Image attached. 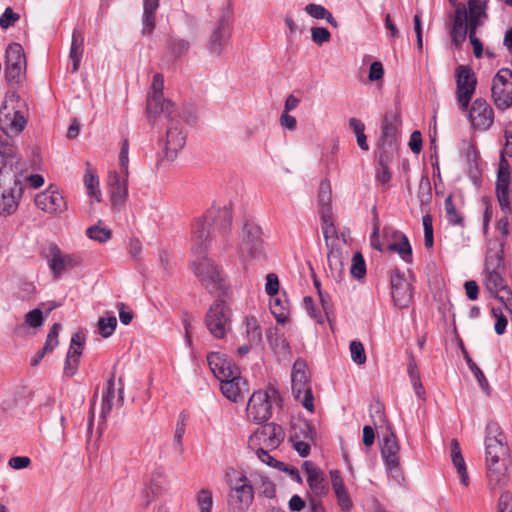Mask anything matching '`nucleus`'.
Wrapping results in <instances>:
<instances>
[{
  "label": "nucleus",
  "mask_w": 512,
  "mask_h": 512,
  "mask_svg": "<svg viewBox=\"0 0 512 512\" xmlns=\"http://www.w3.org/2000/svg\"><path fill=\"white\" fill-rule=\"evenodd\" d=\"M485 9L486 0H469L468 10L465 4L458 3L452 17L450 30L452 44L460 48L468 35L476 58H481L483 55V45L476 37V33L487 18Z\"/></svg>",
  "instance_id": "nucleus-1"
},
{
  "label": "nucleus",
  "mask_w": 512,
  "mask_h": 512,
  "mask_svg": "<svg viewBox=\"0 0 512 512\" xmlns=\"http://www.w3.org/2000/svg\"><path fill=\"white\" fill-rule=\"evenodd\" d=\"M504 246V239L489 241L483 270L484 285L487 292L502 302L505 309L512 314V291L504 277Z\"/></svg>",
  "instance_id": "nucleus-2"
},
{
  "label": "nucleus",
  "mask_w": 512,
  "mask_h": 512,
  "mask_svg": "<svg viewBox=\"0 0 512 512\" xmlns=\"http://www.w3.org/2000/svg\"><path fill=\"white\" fill-rule=\"evenodd\" d=\"M500 426L496 422H489L486 426L485 450L488 466L487 475L490 481L499 483L506 470V460L509 448Z\"/></svg>",
  "instance_id": "nucleus-3"
},
{
  "label": "nucleus",
  "mask_w": 512,
  "mask_h": 512,
  "mask_svg": "<svg viewBox=\"0 0 512 512\" xmlns=\"http://www.w3.org/2000/svg\"><path fill=\"white\" fill-rule=\"evenodd\" d=\"M8 157H0V215L7 217L14 214L24 191V184L6 166Z\"/></svg>",
  "instance_id": "nucleus-4"
},
{
  "label": "nucleus",
  "mask_w": 512,
  "mask_h": 512,
  "mask_svg": "<svg viewBox=\"0 0 512 512\" xmlns=\"http://www.w3.org/2000/svg\"><path fill=\"white\" fill-rule=\"evenodd\" d=\"M226 481L230 486L227 499L229 512H246L254 499V491L250 481L244 474L235 469L226 471Z\"/></svg>",
  "instance_id": "nucleus-5"
},
{
  "label": "nucleus",
  "mask_w": 512,
  "mask_h": 512,
  "mask_svg": "<svg viewBox=\"0 0 512 512\" xmlns=\"http://www.w3.org/2000/svg\"><path fill=\"white\" fill-rule=\"evenodd\" d=\"M511 167L508 161L502 157L500 168H498L496 181V196L500 209L503 212L497 222V230L506 238L509 234L508 216L512 213L511 206Z\"/></svg>",
  "instance_id": "nucleus-6"
},
{
  "label": "nucleus",
  "mask_w": 512,
  "mask_h": 512,
  "mask_svg": "<svg viewBox=\"0 0 512 512\" xmlns=\"http://www.w3.org/2000/svg\"><path fill=\"white\" fill-rule=\"evenodd\" d=\"M193 271L202 286L212 295L226 296V282L222 272L208 257L202 256L193 261Z\"/></svg>",
  "instance_id": "nucleus-7"
},
{
  "label": "nucleus",
  "mask_w": 512,
  "mask_h": 512,
  "mask_svg": "<svg viewBox=\"0 0 512 512\" xmlns=\"http://www.w3.org/2000/svg\"><path fill=\"white\" fill-rule=\"evenodd\" d=\"M208 227L217 234L219 247H226L232 226V203L213 205L202 217Z\"/></svg>",
  "instance_id": "nucleus-8"
},
{
  "label": "nucleus",
  "mask_w": 512,
  "mask_h": 512,
  "mask_svg": "<svg viewBox=\"0 0 512 512\" xmlns=\"http://www.w3.org/2000/svg\"><path fill=\"white\" fill-rule=\"evenodd\" d=\"M164 78L160 73L153 77L150 92L147 96L146 114L150 125L154 126L161 114L171 116L174 113L175 104L163 97Z\"/></svg>",
  "instance_id": "nucleus-9"
},
{
  "label": "nucleus",
  "mask_w": 512,
  "mask_h": 512,
  "mask_svg": "<svg viewBox=\"0 0 512 512\" xmlns=\"http://www.w3.org/2000/svg\"><path fill=\"white\" fill-rule=\"evenodd\" d=\"M292 394L305 409L314 411V396L308 379V366L305 360L298 358L291 372Z\"/></svg>",
  "instance_id": "nucleus-10"
},
{
  "label": "nucleus",
  "mask_w": 512,
  "mask_h": 512,
  "mask_svg": "<svg viewBox=\"0 0 512 512\" xmlns=\"http://www.w3.org/2000/svg\"><path fill=\"white\" fill-rule=\"evenodd\" d=\"M231 310L225 303L224 297L218 298L205 315V325L210 334L216 339H224L231 330Z\"/></svg>",
  "instance_id": "nucleus-11"
},
{
  "label": "nucleus",
  "mask_w": 512,
  "mask_h": 512,
  "mask_svg": "<svg viewBox=\"0 0 512 512\" xmlns=\"http://www.w3.org/2000/svg\"><path fill=\"white\" fill-rule=\"evenodd\" d=\"M163 115L168 120L164 142V153L165 157L169 161H173L177 157L178 152L185 146L186 132L176 109H174V113H172L171 116H168L167 114Z\"/></svg>",
  "instance_id": "nucleus-12"
},
{
  "label": "nucleus",
  "mask_w": 512,
  "mask_h": 512,
  "mask_svg": "<svg viewBox=\"0 0 512 512\" xmlns=\"http://www.w3.org/2000/svg\"><path fill=\"white\" fill-rule=\"evenodd\" d=\"M456 95L462 111H467L475 93L477 78L473 70L466 65H458L455 69Z\"/></svg>",
  "instance_id": "nucleus-13"
},
{
  "label": "nucleus",
  "mask_w": 512,
  "mask_h": 512,
  "mask_svg": "<svg viewBox=\"0 0 512 512\" xmlns=\"http://www.w3.org/2000/svg\"><path fill=\"white\" fill-rule=\"evenodd\" d=\"M492 99L499 110H506L512 106V70L500 69L493 78Z\"/></svg>",
  "instance_id": "nucleus-14"
},
{
  "label": "nucleus",
  "mask_w": 512,
  "mask_h": 512,
  "mask_svg": "<svg viewBox=\"0 0 512 512\" xmlns=\"http://www.w3.org/2000/svg\"><path fill=\"white\" fill-rule=\"evenodd\" d=\"M284 438L283 428L274 422H270L257 428L249 437L248 445L251 448L265 447L268 450H273L283 442Z\"/></svg>",
  "instance_id": "nucleus-15"
},
{
  "label": "nucleus",
  "mask_w": 512,
  "mask_h": 512,
  "mask_svg": "<svg viewBox=\"0 0 512 512\" xmlns=\"http://www.w3.org/2000/svg\"><path fill=\"white\" fill-rule=\"evenodd\" d=\"M219 245L217 234L208 227L203 218H197L191 225V251L197 258L206 256V252L212 242Z\"/></svg>",
  "instance_id": "nucleus-16"
},
{
  "label": "nucleus",
  "mask_w": 512,
  "mask_h": 512,
  "mask_svg": "<svg viewBox=\"0 0 512 512\" xmlns=\"http://www.w3.org/2000/svg\"><path fill=\"white\" fill-rule=\"evenodd\" d=\"M261 228L252 222H246L242 229V238L239 246L242 258H257L263 254V240Z\"/></svg>",
  "instance_id": "nucleus-17"
},
{
  "label": "nucleus",
  "mask_w": 512,
  "mask_h": 512,
  "mask_svg": "<svg viewBox=\"0 0 512 512\" xmlns=\"http://www.w3.org/2000/svg\"><path fill=\"white\" fill-rule=\"evenodd\" d=\"M401 123L399 112L388 111L383 119L381 137L379 140L382 151L392 152L397 148L399 125Z\"/></svg>",
  "instance_id": "nucleus-18"
},
{
  "label": "nucleus",
  "mask_w": 512,
  "mask_h": 512,
  "mask_svg": "<svg viewBox=\"0 0 512 512\" xmlns=\"http://www.w3.org/2000/svg\"><path fill=\"white\" fill-rule=\"evenodd\" d=\"M381 454L392 477L397 481L402 479L403 476L400 469L399 444L394 432L390 431L389 434L384 437Z\"/></svg>",
  "instance_id": "nucleus-19"
},
{
  "label": "nucleus",
  "mask_w": 512,
  "mask_h": 512,
  "mask_svg": "<svg viewBox=\"0 0 512 512\" xmlns=\"http://www.w3.org/2000/svg\"><path fill=\"white\" fill-rule=\"evenodd\" d=\"M391 295L395 306L400 309L408 307L412 300V287L410 282L405 278L403 272L395 269L390 277Z\"/></svg>",
  "instance_id": "nucleus-20"
},
{
  "label": "nucleus",
  "mask_w": 512,
  "mask_h": 512,
  "mask_svg": "<svg viewBox=\"0 0 512 512\" xmlns=\"http://www.w3.org/2000/svg\"><path fill=\"white\" fill-rule=\"evenodd\" d=\"M248 419L261 423L267 421L271 416L270 396L266 391H256L250 397L247 404Z\"/></svg>",
  "instance_id": "nucleus-21"
},
{
  "label": "nucleus",
  "mask_w": 512,
  "mask_h": 512,
  "mask_svg": "<svg viewBox=\"0 0 512 512\" xmlns=\"http://www.w3.org/2000/svg\"><path fill=\"white\" fill-rule=\"evenodd\" d=\"M469 120L474 129L488 130L494 122V111L483 98H477L469 111Z\"/></svg>",
  "instance_id": "nucleus-22"
},
{
  "label": "nucleus",
  "mask_w": 512,
  "mask_h": 512,
  "mask_svg": "<svg viewBox=\"0 0 512 512\" xmlns=\"http://www.w3.org/2000/svg\"><path fill=\"white\" fill-rule=\"evenodd\" d=\"M231 36V23L228 14H224L218 20L209 38L207 48L212 54L220 55L229 42Z\"/></svg>",
  "instance_id": "nucleus-23"
},
{
  "label": "nucleus",
  "mask_w": 512,
  "mask_h": 512,
  "mask_svg": "<svg viewBox=\"0 0 512 512\" xmlns=\"http://www.w3.org/2000/svg\"><path fill=\"white\" fill-rule=\"evenodd\" d=\"M46 258L54 276L59 278L61 274L79 264V260L71 255H66L54 244L48 247Z\"/></svg>",
  "instance_id": "nucleus-24"
},
{
  "label": "nucleus",
  "mask_w": 512,
  "mask_h": 512,
  "mask_svg": "<svg viewBox=\"0 0 512 512\" xmlns=\"http://www.w3.org/2000/svg\"><path fill=\"white\" fill-rule=\"evenodd\" d=\"M207 361L211 372L220 382L239 374V368L228 360L224 354L211 352L207 356Z\"/></svg>",
  "instance_id": "nucleus-25"
},
{
  "label": "nucleus",
  "mask_w": 512,
  "mask_h": 512,
  "mask_svg": "<svg viewBox=\"0 0 512 512\" xmlns=\"http://www.w3.org/2000/svg\"><path fill=\"white\" fill-rule=\"evenodd\" d=\"M220 388L222 394L233 402L244 400L245 394L249 392L248 382L240 373L222 380Z\"/></svg>",
  "instance_id": "nucleus-26"
},
{
  "label": "nucleus",
  "mask_w": 512,
  "mask_h": 512,
  "mask_svg": "<svg viewBox=\"0 0 512 512\" xmlns=\"http://www.w3.org/2000/svg\"><path fill=\"white\" fill-rule=\"evenodd\" d=\"M108 186L113 207H121L128 197V177L109 172Z\"/></svg>",
  "instance_id": "nucleus-27"
},
{
  "label": "nucleus",
  "mask_w": 512,
  "mask_h": 512,
  "mask_svg": "<svg viewBox=\"0 0 512 512\" xmlns=\"http://www.w3.org/2000/svg\"><path fill=\"white\" fill-rule=\"evenodd\" d=\"M36 206L47 213H61L67 205L64 197L57 191H45L35 197Z\"/></svg>",
  "instance_id": "nucleus-28"
},
{
  "label": "nucleus",
  "mask_w": 512,
  "mask_h": 512,
  "mask_svg": "<svg viewBox=\"0 0 512 512\" xmlns=\"http://www.w3.org/2000/svg\"><path fill=\"white\" fill-rule=\"evenodd\" d=\"M304 467L307 473L308 485L315 495L314 498L320 499L322 496H325L329 488L324 474L318 468L314 467L311 462H305Z\"/></svg>",
  "instance_id": "nucleus-29"
},
{
  "label": "nucleus",
  "mask_w": 512,
  "mask_h": 512,
  "mask_svg": "<svg viewBox=\"0 0 512 512\" xmlns=\"http://www.w3.org/2000/svg\"><path fill=\"white\" fill-rule=\"evenodd\" d=\"M331 485L335 496L337 498L338 505L341 510L344 512H348L352 506V500L347 491L343 478L339 470H331L330 471Z\"/></svg>",
  "instance_id": "nucleus-30"
},
{
  "label": "nucleus",
  "mask_w": 512,
  "mask_h": 512,
  "mask_svg": "<svg viewBox=\"0 0 512 512\" xmlns=\"http://www.w3.org/2000/svg\"><path fill=\"white\" fill-rule=\"evenodd\" d=\"M331 485L335 496L337 498L338 505L341 510L344 512H348L352 506V500L347 491L343 478L339 470H331L330 471Z\"/></svg>",
  "instance_id": "nucleus-31"
},
{
  "label": "nucleus",
  "mask_w": 512,
  "mask_h": 512,
  "mask_svg": "<svg viewBox=\"0 0 512 512\" xmlns=\"http://www.w3.org/2000/svg\"><path fill=\"white\" fill-rule=\"evenodd\" d=\"M83 45L84 33L79 29H75L72 34V42L69 53V57L72 60V73H76L79 69L81 58L84 51Z\"/></svg>",
  "instance_id": "nucleus-32"
},
{
  "label": "nucleus",
  "mask_w": 512,
  "mask_h": 512,
  "mask_svg": "<svg viewBox=\"0 0 512 512\" xmlns=\"http://www.w3.org/2000/svg\"><path fill=\"white\" fill-rule=\"evenodd\" d=\"M451 458L453 465L457 469L461 483L467 487L469 485V476L457 439L451 441Z\"/></svg>",
  "instance_id": "nucleus-33"
},
{
  "label": "nucleus",
  "mask_w": 512,
  "mask_h": 512,
  "mask_svg": "<svg viewBox=\"0 0 512 512\" xmlns=\"http://www.w3.org/2000/svg\"><path fill=\"white\" fill-rule=\"evenodd\" d=\"M43 321L44 319L42 311L38 308L33 309L25 315L24 323L16 325V327L13 330V334L15 336H23L26 330V326H29L31 328H37L43 324Z\"/></svg>",
  "instance_id": "nucleus-34"
},
{
  "label": "nucleus",
  "mask_w": 512,
  "mask_h": 512,
  "mask_svg": "<svg viewBox=\"0 0 512 512\" xmlns=\"http://www.w3.org/2000/svg\"><path fill=\"white\" fill-rule=\"evenodd\" d=\"M327 260L331 276L336 281L340 280L344 270L342 252L339 249H334L332 247L327 254Z\"/></svg>",
  "instance_id": "nucleus-35"
},
{
  "label": "nucleus",
  "mask_w": 512,
  "mask_h": 512,
  "mask_svg": "<svg viewBox=\"0 0 512 512\" xmlns=\"http://www.w3.org/2000/svg\"><path fill=\"white\" fill-rule=\"evenodd\" d=\"M270 310L278 323L284 324L289 318L290 309L288 301L279 296L271 299Z\"/></svg>",
  "instance_id": "nucleus-36"
},
{
  "label": "nucleus",
  "mask_w": 512,
  "mask_h": 512,
  "mask_svg": "<svg viewBox=\"0 0 512 512\" xmlns=\"http://www.w3.org/2000/svg\"><path fill=\"white\" fill-rule=\"evenodd\" d=\"M331 200H332V191H331V185L328 180H322L319 185V191H318V204H319V213L322 215V213L326 212L327 214L332 213L331 209Z\"/></svg>",
  "instance_id": "nucleus-37"
},
{
  "label": "nucleus",
  "mask_w": 512,
  "mask_h": 512,
  "mask_svg": "<svg viewBox=\"0 0 512 512\" xmlns=\"http://www.w3.org/2000/svg\"><path fill=\"white\" fill-rule=\"evenodd\" d=\"M87 169L84 175V184L87 193L94 197L98 202L101 201V191L99 190V179L96 172L91 168L90 163L87 162Z\"/></svg>",
  "instance_id": "nucleus-38"
},
{
  "label": "nucleus",
  "mask_w": 512,
  "mask_h": 512,
  "mask_svg": "<svg viewBox=\"0 0 512 512\" xmlns=\"http://www.w3.org/2000/svg\"><path fill=\"white\" fill-rule=\"evenodd\" d=\"M399 242L391 243L388 245V250L397 252L403 260L411 262L412 260V248L406 235L397 233Z\"/></svg>",
  "instance_id": "nucleus-39"
},
{
  "label": "nucleus",
  "mask_w": 512,
  "mask_h": 512,
  "mask_svg": "<svg viewBox=\"0 0 512 512\" xmlns=\"http://www.w3.org/2000/svg\"><path fill=\"white\" fill-rule=\"evenodd\" d=\"M114 386H115V371H113L111 373V376L107 381L106 391L103 394L102 408H101L102 417H105L112 410L113 398H114V394H115Z\"/></svg>",
  "instance_id": "nucleus-40"
},
{
  "label": "nucleus",
  "mask_w": 512,
  "mask_h": 512,
  "mask_svg": "<svg viewBox=\"0 0 512 512\" xmlns=\"http://www.w3.org/2000/svg\"><path fill=\"white\" fill-rule=\"evenodd\" d=\"M444 206L448 222L452 225L463 227L464 216L456 209L452 195L445 199Z\"/></svg>",
  "instance_id": "nucleus-41"
},
{
  "label": "nucleus",
  "mask_w": 512,
  "mask_h": 512,
  "mask_svg": "<svg viewBox=\"0 0 512 512\" xmlns=\"http://www.w3.org/2000/svg\"><path fill=\"white\" fill-rule=\"evenodd\" d=\"M5 64H26L24 50L19 43L8 45Z\"/></svg>",
  "instance_id": "nucleus-42"
},
{
  "label": "nucleus",
  "mask_w": 512,
  "mask_h": 512,
  "mask_svg": "<svg viewBox=\"0 0 512 512\" xmlns=\"http://www.w3.org/2000/svg\"><path fill=\"white\" fill-rule=\"evenodd\" d=\"M322 222V232L326 240V245L329 247V240L336 241L338 239L337 230L332 219V213L327 214V211L320 215Z\"/></svg>",
  "instance_id": "nucleus-43"
},
{
  "label": "nucleus",
  "mask_w": 512,
  "mask_h": 512,
  "mask_svg": "<svg viewBox=\"0 0 512 512\" xmlns=\"http://www.w3.org/2000/svg\"><path fill=\"white\" fill-rule=\"evenodd\" d=\"M188 417H189L188 414L186 412L182 411L179 414V417H178V420L176 423V428H175V433H174V445L177 448V450H179L180 452L183 451L182 439H183V436L186 431Z\"/></svg>",
  "instance_id": "nucleus-44"
},
{
  "label": "nucleus",
  "mask_w": 512,
  "mask_h": 512,
  "mask_svg": "<svg viewBox=\"0 0 512 512\" xmlns=\"http://www.w3.org/2000/svg\"><path fill=\"white\" fill-rule=\"evenodd\" d=\"M389 160L388 153L381 151L379 155V167L376 171V180L381 184H386L391 180V172L388 168L387 161Z\"/></svg>",
  "instance_id": "nucleus-45"
},
{
  "label": "nucleus",
  "mask_w": 512,
  "mask_h": 512,
  "mask_svg": "<svg viewBox=\"0 0 512 512\" xmlns=\"http://www.w3.org/2000/svg\"><path fill=\"white\" fill-rule=\"evenodd\" d=\"M246 333L249 343H260L262 339V332L257 320L254 317L246 319Z\"/></svg>",
  "instance_id": "nucleus-46"
},
{
  "label": "nucleus",
  "mask_w": 512,
  "mask_h": 512,
  "mask_svg": "<svg viewBox=\"0 0 512 512\" xmlns=\"http://www.w3.org/2000/svg\"><path fill=\"white\" fill-rule=\"evenodd\" d=\"M196 502L200 512H212L213 496L208 488H202L198 492Z\"/></svg>",
  "instance_id": "nucleus-47"
},
{
  "label": "nucleus",
  "mask_w": 512,
  "mask_h": 512,
  "mask_svg": "<svg viewBox=\"0 0 512 512\" xmlns=\"http://www.w3.org/2000/svg\"><path fill=\"white\" fill-rule=\"evenodd\" d=\"M87 236L98 242H106L111 238L112 232L106 227H102L100 224L91 226L86 231Z\"/></svg>",
  "instance_id": "nucleus-48"
},
{
  "label": "nucleus",
  "mask_w": 512,
  "mask_h": 512,
  "mask_svg": "<svg viewBox=\"0 0 512 512\" xmlns=\"http://www.w3.org/2000/svg\"><path fill=\"white\" fill-rule=\"evenodd\" d=\"M465 359H466L469 369L474 374V376L477 379L482 390H484L485 392H488L490 389V386H489L488 380L486 379L482 370L477 366V364L468 355L465 356Z\"/></svg>",
  "instance_id": "nucleus-49"
},
{
  "label": "nucleus",
  "mask_w": 512,
  "mask_h": 512,
  "mask_svg": "<svg viewBox=\"0 0 512 512\" xmlns=\"http://www.w3.org/2000/svg\"><path fill=\"white\" fill-rule=\"evenodd\" d=\"M350 272L353 277L357 279H361L366 274V264L365 260L360 252H357L352 257V265Z\"/></svg>",
  "instance_id": "nucleus-50"
},
{
  "label": "nucleus",
  "mask_w": 512,
  "mask_h": 512,
  "mask_svg": "<svg viewBox=\"0 0 512 512\" xmlns=\"http://www.w3.org/2000/svg\"><path fill=\"white\" fill-rule=\"evenodd\" d=\"M26 69V64H5V77L9 82L18 83Z\"/></svg>",
  "instance_id": "nucleus-51"
},
{
  "label": "nucleus",
  "mask_w": 512,
  "mask_h": 512,
  "mask_svg": "<svg viewBox=\"0 0 512 512\" xmlns=\"http://www.w3.org/2000/svg\"><path fill=\"white\" fill-rule=\"evenodd\" d=\"M117 326V320L115 316L102 317L98 321L99 333L102 337L107 338L111 336Z\"/></svg>",
  "instance_id": "nucleus-52"
},
{
  "label": "nucleus",
  "mask_w": 512,
  "mask_h": 512,
  "mask_svg": "<svg viewBox=\"0 0 512 512\" xmlns=\"http://www.w3.org/2000/svg\"><path fill=\"white\" fill-rule=\"evenodd\" d=\"M310 441L312 439H300L299 435L290 434V442L293 448L299 453L301 457H306L310 453Z\"/></svg>",
  "instance_id": "nucleus-53"
},
{
  "label": "nucleus",
  "mask_w": 512,
  "mask_h": 512,
  "mask_svg": "<svg viewBox=\"0 0 512 512\" xmlns=\"http://www.w3.org/2000/svg\"><path fill=\"white\" fill-rule=\"evenodd\" d=\"M256 448V455L263 463L267 464L268 466L279 468L280 470L288 471L287 468H285L284 463L280 462L276 459H274L269 452L266 450L265 447H255Z\"/></svg>",
  "instance_id": "nucleus-54"
},
{
  "label": "nucleus",
  "mask_w": 512,
  "mask_h": 512,
  "mask_svg": "<svg viewBox=\"0 0 512 512\" xmlns=\"http://www.w3.org/2000/svg\"><path fill=\"white\" fill-rule=\"evenodd\" d=\"M351 358L352 360L358 364L362 365L366 362V353L363 344L360 341L353 340L349 346Z\"/></svg>",
  "instance_id": "nucleus-55"
},
{
  "label": "nucleus",
  "mask_w": 512,
  "mask_h": 512,
  "mask_svg": "<svg viewBox=\"0 0 512 512\" xmlns=\"http://www.w3.org/2000/svg\"><path fill=\"white\" fill-rule=\"evenodd\" d=\"M84 341L85 338L83 334L75 333L71 338V343L67 354L72 355L74 358L79 360L84 349Z\"/></svg>",
  "instance_id": "nucleus-56"
},
{
  "label": "nucleus",
  "mask_w": 512,
  "mask_h": 512,
  "mask_svg": "<svg viewBox=\"0 0 512 512\" xmlns=\"http://www.w3.org/2000/svg\"><path fill=\"white\" fill-rule=\"evenodd\" d=\"M299 435L300 439H313V429L306 421H298L291 426L290 434Z\"/></svg>",
  "instance_id": "nucleus-57"
},
{
  "label": "nucleus",
  "mask_w": 512,
  "mask_h": 512,
  "mask_svg": "<svg viewBox=\"0 0 512 512\" xmlns=\"http://www.w3.org/2000/svg\"><path fill=\"white\" fill-rule=\"evenodd\" d=\"M423 227H424V245L427 249L433 247L434 236H433V218L430 214L423 216Z\"/></svg>",
  "instance_id": "nucleus-58"
},
{
  "label": "nucleus",
  "mask_w": 512,
  "mask_h": 512,
  "mask_svg": "<svg viewBox=\"0 0 512 512\" xmlns=\"http://www.w3.org/2000/svg\"><path fill=\"white\" fill-rule=\"evenodd\" d=\"M418 198L421 205L429 204L432 199L431 184L428 178H422L418 188Z\"/></svg>",
  "instance_id": "nucleus-59"
},
{
  "label": "nucleus",
  "mask_w": 512,
  "mask_h": 512,
  "mask_svg": "<svg viewBox=\"0 0 512 512\" xmlns=\"http://www.w3.org/2000/svg\"><path fill=\"white\" fill-rule=\"evenodd\" d=\"M312 41L317 45L327 43L331 39V33L324 27H313L311 29Z\"/></svg>",
  "instance_id": "nucleus-60"
},
{
  "label": "nucleus",
  "mask_w": 512,
  "mask_h": 512,
  "mask_svg": "<svg viewBox=\"0 0 512 512\" xmlns=\"http://www.w3.org/2000/svg\"><path fill=\"white\" fill-rule=\"evenodd\" d=\"M128 151H129V142H128V139H124V141L122 143V146H121V149H120V154H119V166H120V169H121V174L125 175L126 177H128V175H129V170H128V163H129Z\"/></svg>",
  "instance_id": "nucleus-61"
},
{
  "label": "nucleus",
  "mask_w": 512,
  "mask_h": 512,
  "mask_svg": "<svg viewBox=\"0 0 512 512\" xmlns=\"http://www.w3.org/2000/svg\"><path fill=\"white\" fill-rule=\"evenodd\" d=\"M304 307L309 313V315L316 320L317 323L323 324L324 323V316L323 314L318 311L315 307L314 301L312 297L306 296L303 300Z\"/></svg>",
  "instance_id": "nucleus-62"
},
{
  "label": "nucleus",
  "mask_w": 512,
  "mask_h": 512,
  "mask_svg": "<svg viewBox=\"0 0 512 512\" xmlns=\"http://www.w3.org/2000/svg\"><path fill=\"white\" fill-rule=\"evenodd\" d=\"M19 20V15L15 13L12 8L7 7L0 17V27L7 29L13 26Z\"/></svg>",
  "instance_id": "nucleus-63"
},
{
  "label": "nucleus",
  "mask_w": 512,
  "mask_h": 512,
  "mask_svg": "<svg viewBox=\"0 0 512 512\" xmlns=\"http://www.w3.org/2000/svg\"><path fill=\"white\" fill-rule=\"evenodd\" d=\"M169 47L176 57H180L189 50L190 44L184 39H172Z\"/></svg>",
  "instance_id": "nucleus-64"
}]
</instances>
